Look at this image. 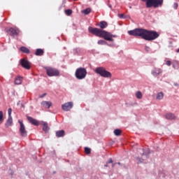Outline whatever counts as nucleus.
<instances>
[{
  "label": "nucleus",
  "instance_id": "obj_1",
  "mask_svg": "<svg viewBox=\"0 0 179 179\" xmlns=\"http://www.w3.org/2000/svg\"><path fill=\"white\" fill-rule=\"evenodd\" d=\"M100 29L99 28H94L92 27H89L88 31L91 33V34H94L96 37H101V38H104L106 41H114L113 38L117 37V36L112 34L111 33L103 30V29H107L108 27V23L106 21H101L99 23L96 24Z\"/></svg>",
  "mask_w": 179,
  "mask_h": 179
},
{
  "label": "nucleus",
  "instance_id": "obj_2",
  "mask_svg": "<svg viewBox=\"0 0 179 179\" xmlns=\"http://www.w3.org/2000/svg\"><path fill=\"white\" fill-rule=\"evenodd\" d=\"M129 36H134V37H141L146 41H153L159 37V33L156 31H149L148 29L138 28L128 31Z\"/></svg>",
  "mask_w": 179,
  "mask_h": 179
},
{
  "label": "nucleus",
  "instance_id": "obj_3",
  "mask_svg": "<svg viewBox=\"0 0 179 179\" xmlns=\"http://www.w3.org/2000/svg\"><path fill=\"white\" fill-rule=\"evenodd\" d=\"M146 2V8H159L163 6L164 0H141Z\"/></svg>",
  "mask_w": 179,
  "mask_h": 179
},
{
  "label": "nucleus",
  "instance_id": "obj_4",
  "mask_svg": "<svg viewBox=\"0 0 179 179\" xmlns=\"http://www.w3.org/2000/svg\"><path fill=\"white\" fill-rule=\"evenodd\" d=\"M86 75H87V71L83 67L77 69L75 73V76L76 79H78V80L85 79V78H86Z\"/></svg>",
  "mask_w": 179,
  "mask_h": 179
},
{
  "label": "nucleus",
  "instance_id": "obj_5",
  "mask_svg": "<svg viewBox=\"0 0 179 179\" xmlns=\"http://www.w3.org/2000/svg\"><path fill=\"white\" fill-rule=\"evenodd\" d=\"M95 73L102 76V78H111V73L106 70L104 67H98L95 69Z\"/></svg>",
  "mask_w": 179,
  "mask_h": 179
},
{
  "label": "nucleus",
  "instance_id": "obj_6",
  "mask_svg": "<svg viewBox=\"0 0 179 179\" xmlns=\"http://www.w3.org/2000/svg\"><path fill=\"white\" fill-rule=\"evenodd\" d=\"M46 73L48 76H59V71L57 69H54L52 67H46L45 68Z\"/></svg>",
  "mask_w": 179,
  "mask_h": 179
},
{
  "label": "nucleus",
  "instance_id": "obj_7",
  "mask_svg": "<svg viewBox=\"0 0 179 179\" xmlns=\"http://www.w3.org/2000/svg\"><path fill=\"white\" fill-rule=\"evenodd\" d=\"M73 107V102L70 101L62 105L63 111H69Z\"/></svg>",
  "mask_w": 179,
  "mask_h": 179
},
{
  "label": "nucleus",
  "instance_id": "obj_8",
  "mask_svg": "<svg viewBox=\"0 0 179 179\" xmlns=\"http://www.w3.org/2000/svg\"><path fill=\"white\" fill-rule=\"evenodd\" d=\"M18 122L20 125V132L21 134V136H27V131H26V127H24V124H23V122H22L21 120H18Z\"/></svg>",
  "mask_w": 179,
  "mask_h": 179
},
{
  "label": "nucleus",
  "instance_id": "obj_9",
  "mask_svg": "<svg viewBox=\"0 0 179 179\" xmlns=\"http://www.w3.org/2000/svg\"><path fill=\"white\" fill-rule=\"evenodd\" d=\"M20 64L24 69H30V62H28L26 59H21Z\"/></svg>",
  "mask_w": 179,
  "mask_h": 179
},
{
  "label": "nucleus",
  "instance_id": "obj_10",
  "mask_svg": "<svg viewBox=\"0 0 179 179\" xmlns=\"http://www.w3.org/2000/svg\"><path fill=\"white\" fill-rule=\"evenodd\" d=\"M8 31L10 32V35L13 37H15V36H18L19 33H20V30L17 28H10L8 29Z\"/></svg>",
  "mask_w": 179,
  "mask_h": 179
},
{
  "label": "nucleus",
  "instance_id": "obj_11",
  "mask_svg": "<svg viewBox=\"0 0 179 179\" xmlns=\"http://www.w3.org/2000/svg\"><path fill=\"white\" fill-rule=\"evenodd\" d=\"M27 119L29 122H30V124H31L32 125H35V127H38V125H40V122L37 120L30 116H27Z\"/></svg>",
  "mask_w": 179,
  "mask_h": 179
},
{
  "label": "nucleus",
  "instance_id": "obj_12",
  "mask_svg": "<svg viewBox=\"0 0 179 179\" xmlns=\"http://www.w3.org/2000/svg\"><path fill=\"white\" fill-rule=\"evenodd\" d=\"M41 124L43 127V131H44V132H45V134H47V132H48V131H50V127H48V123H47V122H41Z\"/></svg>",
  "mask_w": 179,
  "mask_h": 179
},
{
  "label": "nucleus",
  "instance_id": "obj_13",
  "mask_svg": "<svg viewBox=\"0 0 179 179\" xmlns=\"http://www.w3.org/2000/svg\"><path fill=\"white\" fill-rule=\"evenodd\" d=\"M41 106L45 107V108H50V107L52 106V103H51V101H43L41 102Z\"/></svg>",
  "mask_w": 179,
  "mask_h": 179
},
{
  "label": "nucleus",
  "instance_id": "obj_14",
  "mask_svg": "<svg viewBox=\"0 0 179 179\" xmlns=\"http://www.w3.org/2000/svg\"><path fill=\"white\" fill-rule=\"evenodd\" d=\"M162 72L163 71L160 69H155L151 73L153 75V76H159V75H160V73Z\"/></svg>",
  "mask_w": 179,
  "mask_h": 179
},
{
  "label": "nucleus",
  "instance_id": "obj_15",
  "mask_svg": "<svg viewBox=\"0 0 179 179\" xmlns=\"http://www.w3.org/2000/svg\"><path fill=\"white\" fill-rule=\"evenodd\" d=\"M12 124H13V120L12 119V116H10V117H8L5 125L8 128L9 127H11Z\"/></svg>",
  "mask_w": 179,
  "mask_h": 179
},
{
  "label": "nucleus",
  "instance_id": "obj_16",
  "mask_svg": "<svg viewBox=\"0 0 179 179\" xmlns=\"http://www.w3.org/2000/svg\"><path fill=\"white\" fill-rule=\"evenodd\" d=\"M65 136V131L64 130H59L56 131V136L57 138H62V136Z\"/></svg>",
  "mask_w": 179,
  "mask_h": 179
},
{
  "label": "nucleus",
  "instance_id": "obj_17",
  "mask_svg": "<svg viewBox=\"0 0 179 179\" xmlns=\"http://www.w3.org/2000/svg\"><path fill=\"white\" fill-rule=\"evenodd\" d=\"M166 120H176V115L173 113H167L165 115Z\"/></svg>",
  "mask_w": 179,
  "mask_h": 179
},
{
  "label": "nucleus",
  "instance_id": "obj_18",
  "mask_svg": "<svg viewBox=\"0 0 179 179\" xmlns=\"http://www.w3.org/2000/svg\"><path fill=\"white\" fill-rule=\"evenodd\" d=\"M172 66L174 69H179V62L177 60H173L172 62Z\"/></svg>",
  "mask_w": 179,
  "mask_h": 179
},
{
  "label": "nucleus",
  "instance_id": "obj_19",
  "mask_svg": "<svg viewBox=\"0 0 179 179\" xmlns=\"http://www.w3.org/2000/svg\"><path fill=\"white\" fill-rule=\"evenodd\" d=\"M35 55H37V56L44 55V50L43 49H36Z\"/></svg>",
  "mask_w": 179,
  "mask_h": 179
},
{
  "label": "nucleus",
  "instance_id": "obj_20",
  "mask_svg": "<svg viewBox=\"0 0 179 179\" xmlns=\"http://www.w3.org/2000/svg\"><path fill=\"white\" fill-rule=\"evenodd\" d=\"M20 51H22V52H24L25 54H30V50L24 46L20 48Z\"/></svg>",
  "mask_w": 179,
  "mask_h": 179
},
{
  "label": "nucleus",
  "instance_id": "obj_21",
  "mask_svg": "<svg viewBox=\"0 0 179 179\" xmlns=\"http://www.w3.org/2000/svg\"><path fill=\"white\" fill-rule=\"evenodd\" d=\"M22 78L21 77H17L15 80V85H22Z\"/></svg>",
  "mask_w": 179,
  "mask_h": 179
},
{
  "label": "nucleus",
  "instance_id": "obj_22",
  "mask_svg": "<svg viewBox=\"0 0 179 179\" xmlns=\"http://www.w3.org/2000/svg\"><path fill=\"white\" fill-rule=\"evenodd\" d=\"M92 12V9L90 8H86L82 11V13L84 15H89Z\"/></svg>",
  "mask_w": 179,
  "mask_h": 179
},
{
  "label": "nucleus",
  "instance_id": "obj_23",
  "mask_svg": "<svg viewBox=\"0 0 179 179\" xmlns=\"http://www.w3.org/2000/svg\"><path fill=\"white\" fill-rule=\"evenodd\" d=\"M114 134H115V136H120L122 134L121 129H115Z\"/></svg>",
  "mask_w": 179,
  "mask_h": 179
},
{
  "label": "nucleus",
  "instance_id": "obj_24",
  "mask_svg": "<svg viewBox=\"0 0 179 179\" xmlns=\"http://www.w3.org/2000/svg\"><path fill=\"white\" fill-rule=\"evenodd\" d=\"M164 96V94H163V92H159L157 95V100H162Z\"/></svg>",
  "mask_w": 179,
  "mask_h": 179
},
{
  "label": "nucleus",
  "instance_id": "obj_25",
  "mask_svg": "<svg viewBox=\"0 0 179 179\" xmlns=\"http://www.w3.org/2000/svg\"><path fill=\"white\" fill-rule=\"evenodd\" d=\"M98 44L99 45H107V42L106 41H104V40H99L98 41Z\"/></svg>",
  "mask_w": 179,
  "mask_h": 179
},
{
  "label": "nucleus",
  "instance_id": "obj_26",
  "mask_svg": "<svg viewBox=\"0 0 179 179\" xmlns=\"http://www.w3.org/2000/svg\"><path fill=\"white\" fill-rule=\"evenodd\" d=\"M136 97L137 99H142V97H143L142 92H141V91H138V92L136 93Z\"/></svg>",
  "mask_w": 179,
  "mask_h": 179
},
{
  "label": "nucleus",
  "instance_id": "obj_27",
  "mask_svg": "<svg viewBox=\"0 0 179 179\" xmlns=\"http://www.w3.org/2000/svg\"><path fill=\"white\" fill-rule=\"evenodd\" d=\"M85 152L86 155H90V153H92V150L87 147H85Z\"/></svg>",
  "mask_w": 179,
  "mask_h": 179
},
{
  "label": "nucleus",
  "instance_id": "obj_28",
  "mask_svg": "<svg viewBox=\"0 0 179 179\" xmlns=\"http://www.w3.org/2000/svg\"><path fill=\"white\" fill-rule=\"evenodd\" d=\"M65 13L67 16H71L72 15V10L67 9L65 10Z\"/></svg>",
  "mask_w": 179,
  "mask_h": 179
},
{
  "label": "nucleus",
  "instance_id": "obj_29",
  "mask_svg": "<svg viewBox=\"0 0 179 179\" xmlns=\"http://www.w3.org/2000/svg\"><path fill=\"white\" fill-rule=\"evenodd\" d=\"M3 121V112L0 111V124Z\"/></svg>",
  "mask_w": 179,
  "mask_h": 179
},
{
  "label": "nucleus",
  "instance_id": "obj_30",
  "mask_svg": "<svg viewBox=\"0 0 179 179\" xmlns=\"http://www.w3.org/2000/svg\"><path fill=\"white\" fill-rule=\"evenodd\" d=\"M8 117H12V108H8Z\"/></svg>",
  "mask_w": 179,
  "mask_h": 179
},
{
  "label": "nucleus",
  "instance_id": "obj_31",
  "mask_svg": "<svg viewBox=\"0 0 179 179\" xmlns=\"http://www.w3.org/2000/svg\"><path fill=\"white\" fill-rule=\"evenodd\" d=\"M166 65H167L168 66H171V61H170V60L166 61Z\"/></svg>",
  "mask_w": 179,
  "mask_h": 179
},
{
  "label": "nucleus",
  "instance_id": "obj_32",
  "mask_svg": "<svg viewBox=\"0 0 179 179\" xmlns=\"http://www.w3.org/2000/svg\"><path fill=\"white\" fill-rule=\"evenodd\" d=\"M173 8L174 9H177L178 8V4L177 3H174Z\"/></svg>",
  "mask_w": 179,
  "mask_h": 179
},
{
  "label": "nucleus",
  "instance_id": "obj_33",
  "mask_svg": "<svg viewBox=\"0 0 179 179\" xmlns=\"http://www.w3.org/2000/svg\"><path fill=\"white\" fill-rule=\"evenodd\" d=\"M45 96H47V94L45 93V94H42V95H40L39 97H40L41 99H43V97H45Z\"/></svg>",
  "mask_w": 179,
  "mask_h": 179
},
{
  "label": "nucleus",
  "instance_id": "obj_34",
  "mask_svg": "<svg viewBox=\"0 0 179 179\" xmlns=\"http://www.w3.org/2000/svg\"><path fill=\"white\" fill-rule=\"evenodd\" d=\"M137 160L139 161V163H143V159L137 158Z\"/></svg>",
  "mask_w": 179,
  "mask_h": 179
},
{
  "label": "nucleus",
  "instance_id": "obj_35",
  "mask_svg": "<svg viewBox=\"0 0 179 179\" xmlns=\"http://www.w3.org/2000/svg\"><path fill=\"white\" fill-rule=\"evenodd\" d=\"M119 17H120V19L124 18V14H120Z\"/></svg>",
  "mask_w": 179,
  "mask_h": 179
},
{
  "label": "nucleus",
  "instance_id": "obj_36",
  "mask_svg": "<svg viewBox=\"0 0 179 179\" xmlns=\"http://www.w3.org/2000/svg\"><path fill=\"white\" fill-rule=\"evenodd\" d=\"M108 164H111V163H113V159H109V160L108 161Z\"/></svg>",
  "mask_w": 179,
  "mask_h": 179
},
{
  "label": "nucleus",
  "instance_id": "obj_37",
  "mask_svg": "<svg viewBox=\"0 0 179 179\" xmlns=\"http://www.w3.org/2000/svg\"><path fill=\"white\" fill-rule=\"evenodd\" d=\"M145 49L146 50V51H149V50H150V48H149L148 46H145Z\"/></svg>",
  "mask_w": 179,
  "mask_h": 179
},
{
  "label": "nucleus",
  "instance_id": "obj_38",
  "mask_svg": "<svg viewBox=\"0 0 179 179\" xmlns=\"http://www.w3.org/2000/svg\"><path fill=\"white\" fill-rule=\"evenodd\" d=\"M115 164H113L112 167H115Z\"/></svg>",
  "mask_w": 179,
  "mask_h": 179
},
{
  "label": "nucleus",
  "instance_id": "obj_39",
  "mask_svg": "<svg viewBox=\"0 0 179 179\" xmlns=\"http://www.w3.org/2000/svg\"><path fill=\"white\" fill-rule=\"evenodd\" d=\"M175 86H178V84L174 83Z\"/></svg>",
  "mask_w": 179,
  "mask_h": 179
},
{
  "label": "nucleus",
  "instance_id": "obj_40",
  "mask_svg": "<svg viewBox=\"0 0 179 179\" xmlns=\"http://www.w3.org/2000/svg\"><path fill=\"white\" fill-rule=\"evenodd\" d=\"M117 164H119V166L121 164V163L118 162Z\"/></svg>",
  "mask_w": 179,
  "mask_h": 179
},
{
  "label": "nucleus",
  "instance_id": "obj_41",
  "mask_svg": "<svg viewBox=\"0 0 179 179\" xmlns=\"http://www.w3.org/2000/svg\"><path fill=\"white\" fill-rule=\"evenodd\" d=\"M108 166L106 164V165H105V167H108Z\"/></svg>",
  "mask_w": 179,
  "mask_h": 179
},
{
  "label": "nucleus",
  "instance_id": "obj_42",
  "mask_svg": "<svg viewBox=\"0 0 179 179\" xmlns=\"http://www.w3.org/2000/svg\"><path fill=\"white\" fill-rule=\"evenodd\" d=\"M73 1H78V0H73Z\"/></svg>",
  "mask_w": 179,
  "mask_h": 179
}]
</instances>
